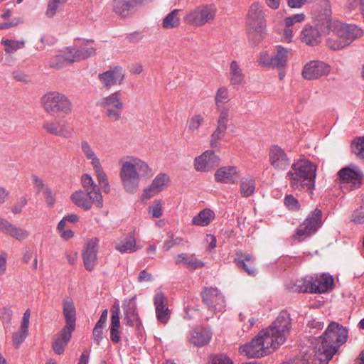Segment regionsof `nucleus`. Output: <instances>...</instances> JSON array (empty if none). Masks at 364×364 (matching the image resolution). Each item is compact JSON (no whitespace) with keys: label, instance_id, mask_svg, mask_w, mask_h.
Masks as SVG:
<instances>
[{"label":"nucleus","instance_id":"dca6fc26","mask_svg":"<svg viewBox=\"0 0 364 364\" xmlns=\"http://www.w3.org/2000/svg\"><path fill=\"white\" fill-rule=\"evenodd\" d=\"M313 18L317 26H321V31H328L331 18V5L328 0H322L316 5L313 11Z\"/></svg>","mask_w":364,"mask_h":364},{"label":"nucleus","instance_id":"f8f14e48","mask_svg":"<svg viewBox=\"0 0 364 364\" xmlns=\"http://www.w3.org/2000/svg\"><path fill=\"white\" fill-rule=\"evenodd\" d=\"M43 129L48 134L64 139L72 138L74 136L73 128L64 120L49 119L43 122Z\"/></svg>","mask_w":364,"mask_h":364},{"label":"nucleus","instance_id":"774afa93","mask_svg":"<svg viewBox=\"0 0 364 364\" xmlns=\"http://www.w3.org/2000/svg\"><path fill=\"white\" fill-rule=\"evenodd\" d=\"M209 364H233L232 361L225 355H215Z\"/></svg>","mask_w":364,"mask_h":364},{"label":"nucleus","instance_id":"a19ab883","mask_svg":"<svg viewBox=\"0 0 364 364\" xmlns=\"http://www.w3.org/2000/svg\"><path fill=\"white\" fill-rule=\"evenodd\" d=\"M179 12L178 9H174L170 12L163 20V27L167 29L178 27L180 24V19L178 16Z\"/></svg>","mask_w":364,"mask_h":364},{"label":"nucleus","instance_id":"ddd939ff","mask_svg":"<svg viewBox=\"0 0 364 364\" xmlns=\"http://www.w3.org/2000/svg\"><path fill=\"white\" fill-rule=\"evenodd\" d=\"M331 70V66L323 61L311 60L304 65L301 75L305 80H314L327 76Z\"/></svg>","mask_w":364,"mask_h":364},{"label":"nucleus","instance_id":"09e8293b","mask_svg":"<svg viewBox=\"0 0 364 364\" xmlns=\"http://www.w3.org/2000/svg\"><path fill=\"white\" fill-rule=\"evenodd\" d=\"M348 41H343L342 39L338 37V35L333 38H330L328 40L327 46L328 47L333 50H341L348 46Z\"/></svg>","mask_w":364,"mask_h":364},{"label":"nucleus","instance_id":"37998d69","mask_svg":"<svg viewBox=\"0 0 364 364\" xmlns=\"http://www.w3.org/2000/svg\"><path fill=\"white\" fill-rule=\"evenodd\" d=\"M168 181V176L166 173H161L154 178L151 185L156 189V191L160 193L165 188Z\"/></svg>","mask_w":364,"mask_h":364},{"label":"nucleus","instance_id":"c85d7f7f","mask_svg":"<svg viewBox=\"0 0 364 364\" xmlns=\"http://www.w3.org/2000/svg\"><path fill=\"white\" fill-rule=\"evenodd\" d=\"M73 331L74 330L63 328L55 336L53 342V348L56 353L60 355L64 352L65 347L69 343Z\"/></svg>","mask_w":364,"mask_h":364},{"label":"nucleus","instance_id":"864d4df0","mask_svg":"<svg viewBox=\"0 0 364 364\" xmlns=\"http://www.w3.org/2000/svg\"><path fill=\"white\" fill-rule=\"evenodd\" d=\"M188 259H187V262L186 267L187 269L190 270H196L197 269L203 268L205 266V263L197 259L195 255H189Z\"/></svg>","mask_w":364,"mask_h":364},{"label":"nucleus","instance_id":"c9c22d12","mask_svg":"<svg viewBox=\"0 0 364 364\" xmlns=\"http://www.w3.org/2000/svg\"><path fill=\"white\" fill-rule=\"evenodd\" d=\"M4 234L16 240H23L27 239L29 236L28 230L17 227L11 223H9Z\"/></svg>","mask_w":364,"mask_h":364},{"label":"nucleus","instance_id":"bb28decb","mask_svg":"<svg viewBox=\"0 0 364 364\" xmlns=\"http://www.w3.org/2000/svg\"><path fill=\"white\" fill-rule=\"evenodd\" d=\"M63 314L65 321V326L63 328L75 330L76 321V308L71 297L66 296L63 299Z\"/></svg>","mask_w":364,"mask_h":364},{"label":"nucleus","instance_id":"6e6552de","mask_svg":"<svg viewBox=\"0 0 364 364\" xmlns=\"http://www.w3.org/2000/svg\"><path fill=\"white\" fill-rule=\"evenodd\" d=\"M80 148L82 152L87 160L90 161V164L95 171L99 185L102 191L107 193L110 191V186L108 178L101 165L100 159L97 157L93 148L87 140H82L80 142Z\"/></svg>","mask_w":364,"mask_h":364},{"label":"nucleus","instance_id":"338daca9","mask_svg":"<svg viewBox=\"0 0 364 364\" xmlns=\"http://www.w3.org/2000/svg\"><path fill=\"white\" fill-rule=\"evenodd\" d=\"M352 220L355 223H364V205H362L359 209L354 211L352 215Z\"/></svg>","mask_w":364,"mask_h":364},{"label":"nucleus","instance_id":"1a4fd4ad","mask_svg":"<svg viewBox=\"0 0 364 364\" xmlns=\"http://www.w3.org/2000/svg\"><path fill=\"white\" fill-rule=\"evenodd\" d=\"M217 8L214 4H203L188 11L183 19L187 23L202 26L214 21Z\"/></svg>","mask_w":364,"mask_h":364},{"label":"nucleus","instance_id":"de8ad7c7","mask_svg":"<svg viewBox=\"0 0 364 364\" xmlns=\"http://www.w3.org/2000/svg\"><path fill=\"white\" fill-rule=\"evenodd\" d=\"M234 262L238 268L244 269L249 275L255 276L257 274V269L254 264L245 262V259L240 257H235Z\"/></svg>","mask_w":364,"mask_h":364},{"label":"nucleus","instance_id":"0eeeda50","mask_svg":"<svg viewBox=\"0 0 364 364\" xmlns=\"http://www.w3.org/2000/svg\"><path fill=\"white\" fill-rule=\"evenodd\" d=\"M97 105L105 110L106 116L110 120L118 122L122 119L124 103L120 90L113 92L102 97Z\"/></svg>","mask_w":364,"mask_h":364},{"label":"nucleus","instance_id":"a878e982","mask_svg":"<svg viewBox=\"0 0 364 364\" xmlns=\"http://www.w3.org/2000/svg\"><path fill=\"white\" fill-rule=\"evenodd\" d=\"M327 31H321V26L306 25L301 31L300 40L310 46H315L321 41V35Z\"/></svg>","mask_w":364,"mask_h":364},{"label":"nucleus","instance_id":"cd10ccee","mask_svg":"<svg viewBox=\"0 0 364 364\" xmlns=\"http://www.w3.org/2000/svg\"><path fill=\"white\" fill-rule=\"evenodd\" d=\"M211 337L212 333L208 329L196 327L190 331L188 340L193 346L202 347L209 343Z\"/></svg>","mask_w":364,"mask_h":364},{"label":"nucleus","instance_id":"4be33fe9","mask_svg":"<svg viewBox=\"0 0 364 364\" xmlns=\"http://www.w3.org/2000/svg\"><path fill=\"white\" fill-rule=\"evenodd\" d=\"M267 28V21L262 4L255 1L248 10L247 16V27Z\"/></svg>","mask_w":364,"mask_h":364},{"label":"nucleus","instance_id":"423d86ee","mask_svg":"<svg viewBox=\"0 0 364 364\" xmlns=\"http://www.w3.org/2000/svg\"><path fill=\"white\" fill-rule=\"evenodd\" d=\"M291 328V319L290 315L287 311H283L279 313L272 325L269 328L262 330V331H267L268 336L274 343L275 348H277L286 341L289 336Z\"/></svg>","mask_w":364,"mask_h":364},{"label":"nucleus","instance_id":"0e129e2a","mask_svg":"<svg viewBox=\"0 0 364 364\" xmlns=\"http://www.w3.org/2000/svg\"><path fill=\"white\" fill-rule=\"evenodd\" d=\"M28 336V331L21 329L16 332L13 336L14 344L18 348L26 339Z\"/></svg>","mask_w":364,"mask_h":364},{"label":"nucleus","instance_id":"79ce46f5","mask_svg":"<svg viewBox=\"0 0 364 364\" xmlns=\"http://www.w3.org/2000/svg\"><path fill=\"white\" fill-rule=\"evenodd\" d=\"M216 110L218 112L217 127L227 130L228 122L230 121L229 108H220L216 109Z\"/></svg>","mask_w":364,"mask_h":364},{"label":"nucleus","instance_id":"052dcab7","mask_svg":"<svg viewBox=\"0 0 364 364\" xmlns=\"http://www.w3.org/2000/svg\"><path fill=\"white\" fill-rule=\"evenodd\" d=\"M272 55H269L267 51L259 53L258 63L263 67L272 68Z\"/></svg>","mask_w":364,"mask_h":364},{"label":"nucleus","instance_id":"e433bc0d","mask_svg":"<svg viewBox=\"0 0 364 364\" xmlns=\"http://www.w3.org/2000/svg\"><path fill=\"white\" fill-rule=\"evenodd\" d=\"M229 90L226 87H219L215 95V104L216 109L228 108L225 104L230 101Z\"/></svg>","mask_w":364,"mask_h":364},{"label":"nucleus","instance_id":"9b49d317","mask_svg":"<svg viewBox=\"0 0 364 364\" xmlns=\"http://www.w3.org/2000/svg\"><path fill=\"white\" fill-rule=\"evenodd\" d=\"M70 198L75 205L84 210L91 209L92 205H95L97 208L101 209L104 204L102 193L98 192L80 190L73 193Z\"/></svg>","mask_w":364,"mask_h":364},{"label":"nucleus","instance_id":"4c0bfd02","mask_svg":"<svg viewBox=\"0 0 364 364\" xmlns=\"http://www.w3.org/2000/svg\"><path fill=\"white\" fill-rule=\"evenodd\" d=\"M255 190V181L252 178H242L240 184V194L244 198L252 196Z\"/></svg>","mask_w":364,"mask_h":364},{"label":"nucleus","instance_id":"f257e3e1","mask_svg":"<svg viewBox=\"0 0 364 364\" xmlns=\"http://www.w3.org/2000/svg\"><path fill=\"white\" fill-rule=\"evenodd\" d=\"M119 176L124 190L129 193H136L140 186V181L147 180L154 175L152 168L142 159L127 156L120 159Z\"/></svg>","mask_w":364,"mask_h":364},{"label":"nucleus","instance_id":"6ab92c4d","mask_svg":"<svg viewBox=\"0 0 364 364\" xmlns=\"http://www.w3.org/2000/svg\"><path fill=\"white\" fill-rule=\"evenodd\" d=\"M203 302L208 309L213 311H222L225 306V300L222 294L216 289L205 288L202 291Z\"/></svg>","mask_w":364,"mask_h":364},{"label":"nucleus","instance_id":"e2e57ef3","mask_svg":"<svg viewBox=\"0 0 364 364\" xmlns=\"http://www.w3.org/2000/svg\"><path fill=\"white\" fill-rule=\"evenodd\" d=\"M31 181L36 194H39L41 192L43 193L44 188L46 186H45L43 180L38 176L33 175L31 176Z\"/></svg>","mask_w":364,"mask_h":364},{"label":"nucleus","instance_id":"58836bf2","mask_svg":"<svg viewBox=\"0 0 364 364\" xmlns=\"http://www.w3.org/2000/svg\"><path fill=\"white\" fill-rule=\"evenodd\" d=\"M1 44L4 46V50L7 54H12L25 47V41L23 40L5 39L1 41Z\"/></svg>","mask_w":364,"mask_h":364},{"label":"nucleus","instance_id":"5701e85b","mask_svg":"<svg viewBox=\"0 0 364 364\" xmlns=\"http://www.w3.org/2000/svg\"><path fill=\"white\" fill-rule=\"evenodd\" d=\"M98 242L96 238L89 240L82 251L84 266L89 272L92 271L97 264Z\"/></svg>","mask_w":364,"mask_h":364},{"label":"nucleus","instance_id":"aec40b11","mask_svg":"<svg viewBox=\"0 0 364 364\" xmlns=\"http://www.w3.org/2000/svg\"><path fill=\"white\" fill-rule=\"evenodd\" d=\"M98 79L105 88L109 90L112 87L122 85L124 80V73L120 66H115L100 73Z\"/></svg>","mask_w":364,"mask_h":364},{"label":"nucleus","instance_id":"7ed1b4c3","mask_svg":"<svg viewBox=\"0 0 364 364\" xmlns=\"http://www.w3.org/2000/svg\"><path fill=\"white\" fill-rule=\"evenodd\" d=\"M41 103L45 112L51 116L65 117L73 111V104L70 99L59 92H47L41 97Z\"/></svg>","mask_w":364,"mask_h":364},{"label":"nucleus","instance_id":"a18cd8bd","mask_svg":"<svg viewBox=\"0 0 364 364\" xmlns=\"http://www.w3.org/2000/svg\"><path fill=\"white\" fill-rule=\"evenodd\" d=\"M353 154L364 161V136L355 139L351 144Z\"/></svg>","mask_w":364,"mask_h":364},{"label":"nucleus","instance_id":"9d476101","mask_svg":"<svg viewBox=\"0 0 364 364\" xmlns=\"http://www.w3.org/2000/svg\"><path fill=\"white\" fill-rule=\"evenodd\" d=\"M322 225V213L318 208L311 212L306 220L298 226L294 235L295 240L301 242L314 234Z\"/></svg>","mask_w":364,"mask_h":364},{"label":"nucleus","instance_id":"bf43d9fd","mask_svg":"<svg viewBox=\"0 0 364 364\" xmlns=\"http://www.w3.org/2000/svg\"><path fill=\"white\" fill-rule=\"evenodd\" d=\"M43 195L44 196L47 205L50 208L53 207L55 203V196L49 187L44 188Z\"/></svg>","mask_w":364,"mask_h":364},{"label":"nucleus","instance_id":"7c9ffc66","mask_svg":"<svg viewBox=\"0 0 364 364\" xmlns=\"http://www.w3.org/2000/svg\"><path fill=\"white\" fill-rule=\"evenodd\" d=\"M229 80L233 87L245 83V75L236 60H232L230 64Z\"/></svg>","mask_w":364,"mask_h":364},{"label":"nucleus","instance_id":"2eb2a0df","mask_svg":"<svg viewBox=\"0 0 364 364\" xmlns=\"http://www.w3.org/2000/svg\"><path fill=\"white\" fill-rule=\"evenodd\" d=\"M313 345L314 356L321 364H327L337 352L334 346L322 336L316 338Z\"/></svg>","mask_w":364,"mask_h":364},{"label":"nucleus","instance_id":"c03bdc74","mask_svg":"<svg viewBox=\"0 0 364 364\" xmlns=\"http://www.w3.org/2000/svg\"><path fill=\"white\" fill-rule=\"evenodd\" d=\"M81 182L85 189L84 191L101 193L100 188L90 175L83 174L81 177Z\"/></svg>","mask_w":364,"mask_h":364},{"label":"nucleus","instance_id":"6e6d98bb","mask_svg":"<svg viewBox=\"0 0 364 364\" xmlns=\"http://www.w3.org/2000/svg\"><path fill=\"white\" fill-rule=\"evenodd\" d=\"M67 64L64 55L62 52L56 55L50 61V66L53 68L60 69L65 67Z\"/></svg>","mask_w":364,"mask_h":364},{"label":"nucleus","instance_id":"f704fd0d","mask_svg":"<svg viewBox=\"0 0 364 364\" xmlns=\"http://www.w3.org/2000/svg\"><path fill=\"white\" fill-rule=\"evenodd\" d=\"M249 42L252 46H257L265 37L266 28L247 27Z\"/></svg>","mask_w":364,"mask_h":364},{"label":"nucleus","instance_id":"4468645a","mask_svg":"<svg viewBox=\"0 0 364 364\" xmlns=\"http://www.w3.org/2000/svg\"><path fill=\"white\" fill-rule=\"evenodd\" d=\"M338 178L341 184H346L350 188L359 187L363 179V173L355 165L350 164L338 172Z\"/></svg>","mask_w":364,"mask_h":364},{"label":"nucleus","instance_id":"72a5a7b5","mask_svg":"<svg viewBox=\"0 0 364 364\" xmlns=\"http://www.w3.org/2000/svg\"><path fill=\"white\" fill-rule=\"evenodd\" d=\"M215 213L210 209L201 210L197 215L193 217L192 224L198 226H207L214 219Z\"/></svg>","mask_w":364,"mask_h":364},{"label":"nucleus","instance_id":"5fc2aeb1","mask_svg":"<svg viewBox=\"0 0 364 364\" xmlns=\"http://www.w3.org/2000/svg\"><path fill=\"white\" fill-rule=\"evenodd\" d=\"M67 0H49L48 9L46 11V16L53 17L56 13L59 6L65 4Z\"/></svg>","mask_w":364,"mask_h":364},{"label":"nucleus","instance_id":"f3484780","mask_svg":"<svg viewBox=\"0 0 364 364\" xmlns=\"http://www.w3.org/2000/svg\"><path fill=\"white\" fill-rule=\"evenodd\" d=\"M332 346H334L336 350L345 343L348 338V331L346 328L334 321L329 323L326 330L322 335Z\"/></svg>","mask_w":364,"mask_h":364},{"label":"nucleus","instance_id":"412c9836","mask_svg":"<svg viewBox=\"0 0 364 364\" xmlns=\"http://www.w3.org/2000/svg\"><path fill=\"white\" fill-rule=\"evenodd\" d=\"M220 159L213 151H205L194 159V168L198 171L208 172L219 164Z\"/></svg>","mask_w":364,"mask_h":364},{"label":"nucleus","instance_id":"ea45409f","mask_svg":"<svg viewBox=\"0 0 364 364\" xmlns=\"http://www.w3.org/2000/svg\"><path fill=\"white\" fill-rule=\"evenodd\" d=\"M205 118L201 114H196L189 117L186 122V128L191 133L198 131L200 127L204 123Z\"/></svg>","mask_w":364,"mask_h":364},{"label":"nucleus","instance_id":"3c124183","mask_svg":"<svg viewBox=\"0 0 364 364\" xmlns=\"http://www.w3.org/2000/svg\"><path fill=\"white\" fill-rule=\"evenodd\" d=\"M125 321L129 324H133L134 321L138 319V314L136 312V306L135 304L131 306L129 304L126 309H124Z\"/></svg>","mask_w":364,"mask_h":364},{"label":"nucleus","instance_id":"603ef678","mask_svg":"<svg viewBox=\"0 0 364 364\" xmlns=\"http://www.w3.org/2000/svg\"><path fill=\"white\" fill-rule=\"evenodd\" d=\"M112 317H111V326L110 328H119L120 321H119V305L114 304L111 309Z\"/></svg>","mask_w":364,"mask_h":364},{"label":"nucleus","instance_id":"49530a36","mask_svg":"<svg viewBox=\"0 0 364 364\" xmlns=\"http://www.w3.org/2000/svg\"><path fill=\"white\" fill-rule=\"evenodd\" d=\"M227 130L216 127L210 136V146L212 148H219L220 140L225 136Z\"/></svg>","mask_w":364,"mask_h":364},{"label":"nucleus","instance_id":"69168bd1","mask_svg":"<svg viewBox=\"0 0 364 364\" xmlns=\"http://www.w3.org/2000/svg\"><path fill=\"white\" fill-rule=\"evenodd\" d=\"M295 28L293 26H288L284 25V28L283 30L282 38L287 43H290L292 41V38L294 36Z\"/></svg>","mask_w":364,"mask_h":364},{"label":"nucleus","instance_id":"c756f323","mask_svg":"<svg viewBox=\"0 0 364 364\" xmlns=\"http://www.w3.org/2000/svg\"><path fill=\"white\" fill-rule=\"evenodd\" d=\"M237 178V168L232 166L220 167L215 173V179L220 183H234Z\"/></svg>","mask_w":364,"mask_h":364},{"label":"nucleus","instance_id":"393cba45","mask_svg":"<svg viewBox=\"0 0 364 364\" xmlns=\"http://www.w3.org/2000/svg\"><path fill=\"white\" fill-rule=\"evenodd\" d=\"M155 311L157 320L165 324L170 318V310L168 307V300L165 294L162 292H158L154 298Z\"/></svg>","mask_w":364,"mask_h":364},{"label":"nucleus","instance_id":"8fccbe9b","mask_svg":"<svg viewBox=\"0 0 364 364\" xmlns=\"http://www.w3.org/2000/svg\"><path fill=\"white\" fill-rule=\"evenodd\" d=\"M163 202L161 200H155L153 204L149 207L148 213L153 218H160L163 214Z\"/></svg>","mask_w":364,"mask_h":364},{"label":"nucleus","instance_id":"13d9d810","mask_svg":"<svg viewBox=\"0 0 364 364\" xmlns=\"http://www.w3.org/2000/svg\"><path fill=\"white\" fill-rule=\"evenodd\" d=\"M284 205L291 210H297L300 208L298 200L292 195H287L284 198Z\"/></svg>","mask_w":364,"mask_h":364},{"label":"nucleus","instance_id":"4d7b16f0","mask_svg":"<svg viewBox=\"0 0 364 364\" xmlns=\"http://www.w3.org/2000/svg\"><path fill=\"white\" fill-rule=\"evenodd\" d=\"M169 239L164 242V247L168 250L174 246H179L183 245V239L181 237H175L173 234L168 235Z\"/></svg>","mask_w":364,"mask_h":364},{"label":"nucleus","instance_id":"b1692460","mask_svg":"<svg viewBox=\"0 0 364 364\" xmlns=\"http://www.w3.org/2000/svg\"><path fill=\"white\" fill-rule=\"evenodd\" d=\"M335 32L339 38L345 41H348V45L355 38L361 37L363 34V31L360 27L355 25L342 23L336 24Z\"/></svg>","mask_w":364,"mask_h":364},{"label":"nucleus","instance_id":"39448f33","mask_svg":"<svg viewBox=\"0 0 364 364\" xmlns=\"http://www.w3.org/2000/svg\"><path fill=\"white\" fill-rule=\"evenodd\" d=\"M274 343L268 336L267 331H261L250 343L240 348V353L247 358H259L276 350Z\"/></svg>","mask_w":364,"mask_h":364},{"label":"nucleus","instance_id":"f03ea898","mask_svg":"<svg viewBox=\"0 0 364 364\" xmlns=\"http://www.w3.org/2000/svg\"><path fill=\"white\" fill-rule=\"evenodd\" d=\"M317 166L306 159L297 160L287 172L289 184L294 191H309L312 193L315 187Z\"/></svg>","mask_w":364,"mask_h":364},{"label":"nucleus","instance_id":"473e14b6","mask_svg":"<svg viewBox=\"0 0 364 364\" xmlns=\"http://www.w3.org/2000/svg\"><path fill=\"white\" fill-rule=\"evenodd\" d=\"M115 250L118 252L124 253H131L137 250L136 240L132 235L122 237L115 245Z\"/></svg>","mask_w":364,"mask_h":364},{"label":"nucleus","instance_id":"680f3d73","mask_svg":"<svg viewBox=\"0 0 364 364\" xmlns=\"http://www.w3.org/2000/svg\"><path fill=\"white\" fill-rule=\"evenodd\" d=\"M305 16L304 14H297L285 18L284 23L288 26H294L295 23H300L304 21Z\"/></svg>","mask_w":364,"mask_h":364},{"label":"nucleus","instance_id":"20e7f679","mask_svg":"<svg viewBox=\"0 0 364 364\" xmlns=\"http://www.w3.org/2000/svg\"><path fill=\"white\" fill-rule=\"evenodd\" d=\"M333 284L332 276L323 274L320 276H306L296 279L290 288L294 291L321 294L331 289Z\"/></svg>","mask_w":364,"mask_h":364},{"label":"nucleus","instance_id":"2f4dec72","mask_svg":"<svg viewBox=\"0 0 364 364\" xmlns=\"http://www.w3.org/2000/svg\"><path fill=\"white\" fill-rule=\"evenodd\" d=\"M291 51L281 46H277L272 55V68H281L286 66Z\"/></svg>","mask_w":364,"mask_h":364},{"label":"nucleus","instance_id":"a211bd4d","mask_svg":"<svg viewBox=\"0 0 364 364\" xmlns=\"http://www.w3.org/2000/svg\"><path fill=\"white\" fill-rule=\"evenodd\" d=\"M268 157L270 165L277 171H285L290 165V159L284 149L278 145L269 147Z\"/></svg>","mask_w":364,"mask_h":364}]
</instances>
